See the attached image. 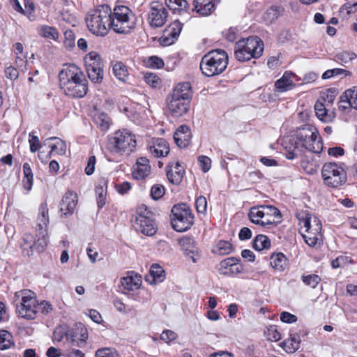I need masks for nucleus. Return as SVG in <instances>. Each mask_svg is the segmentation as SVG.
Masks as SVG:
<instances>
[{
    "instance_id": "nucleus-1",
    "label": "nucleus",
    "mask_w": 357,
    "mask_h": 357,
    "mask_svg": "<svg viewBox=\"0 0 357 357\" xmlns=\"http://www.w3.org/2000/svg\"><path fill=\"white\" fill-rule=\"evenodd\" d=\"M284 149L288 160L302 158L305 150L320 153L323 150V142L317 128L312 124H305L284 141Z\"/></svg>"
},
{
    "instance_id": "nucleus-2",
    "label": "nucleus",
    "mask_w": 357,
    "mask_h": 357,
    "mask_svg": "<svg viewBox=\"0 0 357 357\" xmlns=\"http://www.w3.org/2000/svg\"><path fill=\"white\" fill-rule=\"evenodd\" d=\"M62 93L71 99H80L89 92V81L84 71L74 63H65L58 75Z\"/></svg>"
},
{
    "instance_id": "nucleus-3",
    "label": "nucleus",
    "mask_w": 357,
    "mask_h": 357,
    "mask_svg": "<svg viewBox=\"0 0 357 357\" xmlns=\"http://www.w3.org/2000/svg\"><path fill=\"white\" fill-rule=\"evenodd\" d=\"M13 303L17 315L26 320H34L39 313L47 315L53 311L52 304L47 301H39L35 291L23 289L15 292Z\"/></svg>"
},
{
    "instance_id": "nucleus-4",
    "label": "nucleus",
    "mask_w": 357,
    "mask_h": 357,
    "mask_svg": "<svg viewBox=\"0 0 357 357\" xmlns=\"http://www.w3.org/2000/svg\"><path fill=\"white\" fill-rule=\"evenodd\" d=\"M298 220L299 233L305 243L311 248L319 247L323 243L322 223L307 210H300L296 213Z\"/></svg>"
},
{
    "instance_id": "nucleus-5",
    "label": "nucleus",
    "mask_w": 357,
    "mask_h": 357,
    "mask_svg": "<svg viewBox=\"0 0 357 357\" xmlns=\"http://www.w3.org/2000/svg\"><path fill=\"white\" fill-rule=\"evenodd\" d=\"M192 96L191 84L188 82L178 83L167 100L171 116L178 118L185 114L189 111Z\"/></svg>"
},
{
    "instance_id": "nucleus-6",
    "label": "nucleus",
    "mask_w": 357,
    "mask_h": 357,
    "mask_svg": "<svg viewBox=\"0 0 357 357\" xmlns=\"http://www.w3.org/2000/svg\"><path fill=\"white\" fill-rule=\"evenodd\" d=\"M112 9L107 4L99 5L86 15L85 22L89 31L96 36H105L112 29Z\"/></svg>"
},
{
    "instance_id": "nucleus-7",
    "label": "nucleus",
    "mask_w": 357,
    "mask_h": 357,
    "mask_svg": "<svg viewBox=\"0 0 357 357\" xmlns=\"http://www.w3.org/2000/svg\"><path fill=\"white\" fill-rule=\"evenodd\" d=\"M137 146L136 136L130 130L123 128L116 130L108 137L107 149L118 155L128 156L133 153Z\"/></svg>"
},
{
    "instance_id": "nucleus-8",
    "label": "nucleus",
    "mask_w": 357,
    "mask_h": 357,
    "mask_svg": "<svg viewBox=\"0 0 357 357\" xmlns=\"http://www.w3.org/2000/svg\"><path fill=\"white\" fill-rule=\"evenodd\" d=\"M264 47L263 40L257 36L243 38L235 43L234 56L240 62L257 59L262 56Z\"/></svg>"
},
{
    "instance_id": "nucleus-9",
    "label": "nucleus",
    "mask_w": 357,
    "mask_h": 357,
    "mask_svg": "<svg viewBox=\"0 0 357 357\" xmlns=\"http://www.w3.org/2000/svg\"><path fill=\"white\" fill-rule=\"evenodd\" d=\"M228 54L220 49L213 50L201 59L200 70L206 77H213L223 73L228 65Z\"/></svg>"
},
{
    "instance_id": "nucleus-10",
    "label": "nucleus",
    "mask_w": 357,
    "mask_h": 357,
    "mask_svg": "<svg viewBox=\"0 0 357 357\" xmlns=\"http://www.w3.org/2000/svg\"><path fill=\"white\" fill-rule=\"evenodd\" d=\"M248 218L252 223L267 228L277 226L282 220L280 211L273 205H257L251 207Z\"/></svg>"
},
{
    "instance_id": "nucleus-11",
    "label": "nucleus",
    "mask_w": 357,
    "mask_h": 357,
    "mask_svg": "<svg viewBox=\"0 0 357 357\" xmlns=\"http://www.w3.org/2000/svg\"><path fill=\"white\" fill-rule=\"evenodd\" d=\"M112 30L119 34H128L135 27V17L132 10L123 5H116L110 15Z\"/></svg>"
},
{
    "instance_id": "nucleus-12",
    "label": "nucleus",
    "mask_w": 357,
    "mask_h": 357,
    "mask_svg": "<svg viewBox=\"0 0 357 357\" xmlns=\"http://www.w3.org/2000/svg\"><path fill=\"white\" fill-rule=\"evenodd\" d=\"M131 222L137 231L152 236L158 231L153 213L146 205L138 206L132 215Z\"/></svg>"
},
{
    "instance_id": "nucleus-13",
    "label": "nucleus",
    "mask_w": 357,
    "mask_h": 357,
    "mask_svg": "<svg viewBox=\"0 0 357 357\" xmlns=\"http://www.w3.org/2000/svg\"><path fill=\"white\" fill-rule=\"evenodd\" d=\"M171 225L178 232H184L195 223V215L191 208L186 204H175L171 210Z\"/></svg>"
},
{
    "instance_id": "nucleus-14",
    "label": "nucleus",
    "mask_w": 357,
    "mask_h": 357,
    "mask_svg": "<svg viewBox=\"0 0 357 357\" xmlns=\"http://www.w3.org/2000/svg\"><path fill=\"white\" fill-rule=\"evenodd\" d=\"M321 176L324 183L333 188L343 185L347 180V172L342 164L328 162L325 163L321 169Z\"/></svg>"
},
{
    "instance_id": "nucleus-15",
    "label": "nucleus",
    "mask_w": 357,
    "mask_h": 357,
    "mask_svg": "<svg viewBox=\"0 0 357 357\" xmlns=\"http://www.w3.org/2000/svg\"><path fill=\"white\" fill-rule=\"evenodd\" d=\"M84 62L89 79L93 83H101L104 75V63L100 54L91 51L85 55Z\"/></svg>"
},
{
    "instance_id": "nucleus-16",
    "label": "nucleus",
    "mask_w": 357,
    "mask_h": 357,
    "mask_svg": "<svg viewBox=\"0 0 357 357\" xmlns=\"http://www.w3.org/2000/svg\"><path fill=\"white\" fill-rule=\"evenodd\" d=\"M218 273L228 278H234L244 272V266L238 257H230L220 261L216 266Z\"/></svg>"
},
{
    "instance_id": "nucleus-17",
    "label": "nucleus",
    "mask_w": 357,
    "mask_h": 357,
    "mask_svg": "<svg viewBox=\"0 0 357 357\" xmlns=\"http://www.w3.org/2000/svg\"><path fill=\"white\" fill-rule=\"evenodd\" d=\"M168 15V11L162 2L154 1L150 3L147 21L151 27L159 28L164 26L167 21Z\"/></svg>"
},
{
    "instance_id": "nucleus-18",
    "label": "nucleus",
    "mask_w": 357,
    "mask_h": 357,
    "mask_svg": "<svg viewBox=\"0 0 357 357\" xmlns=\"http://www.w3.org/2000/svg\"><path fill=\"white\" fill-rule=\"evenodd\" d=\"M89 337L87 328L82 324L68 329V342L72 346L82 347Z\"/></svg>"
},
{
    "instance_id": "nucleus-19",
    "label": "nucleus",
    "mask_w": 357,
    "mask_h": 357,
    "mask_svg": "<svg viewBox=\"0 0 357 357\" xmlns=\"http://www.w3.org/2000/svg\"><path fill=\"white\" fill-rule=\"evenodd\" d=\"M77 194L73 190H67L60 202V212L61 215L68 217L73 215L77 206Z\"/></svg>"
},
{
    "instance_id": "nucleus-20",
    "label": "nucleus",
    "mask_w": 357,
    "mask_h": 357,
    "mask_svg": "<svg viewBox=\"0 0 357 357\" xmlns=\"http://www.w3.org/2000/svg\"><path fill=\"white\" fill-rule=\"evenodd\" d=\"M183 24L176 20L172 22L165 28L162 36L160 38V42L164 45H170L173 44L178 38L183 29Z\"/></svg>"
},
{
    "instance_id": "nucleus-21",
    "label": "nucleus",
    "mask_w": 357,
    "mask_h": 357,
    "mask_svg": "<svg viewBox=\"0 0 357 357\" xmlns=\"http://www.w3.org/2000/svg\"><path fill=\"white\" fill-rule=\"evenodd\" d=\"M151 171L149 160L146 157H139L132 167V176L136 180H145Z\"/></svg>"
},
{
    "instance_id": "nucleus-22",
    "label": "nucleus",
    "mask_w": 357,
    "mask_h": 357,
    "mask_svg": "<svg viewBox=\"0 0 357 357\" xmlns=\"http://www.w3.org/2000/svg\"><path fill=\"white\" fill-rule=\"evenodd\" d=\"M166 176L169 183L178 185L183 181L185 171L178 161L169 162L165 169Z\"/></svg>"
},
{
    "instance_id": "nucleus-23",
    "label": "nucleus",
    "mask_w": 357,
    "mask_h": 357,
    "mask_svg": "<svg viewBox=\"0 0 357 357\" xmlns=\"http://www.w3.org/2000/svg\"><path fill=\"white\" fill-rule=\"evenodd\" d=\"M142 283V276L134 271H128L127 275L121 279V284L125 294L139 289Z\"/></svg>"
},
{
    "instance_id": "nucleus-24",
    "label": "nucleus",
    "mask_w": 357,
    "mask_h": 357,
    "mask_svg": "<svg viewBox=\"0 0 357 357\" xmlns=\"http://www.w3.org/2000/svg\"><path fill=\"white\" fill-rule=\"evenodd\" d=\"M192 11L200 17L211 15L215 10V0H193Z\"/></svg>"
},
{
    "instance_id": "nucleus-25",
    "label": "nucleus",
    "mask_w": 357,
    "mask_h": 357,
    "mask_svg": "<svg viewBox=\"0 0 357 357\" xmlns=\"http://www.w3.org/2000/svg\"><path fill=\"white\" fill-rule=\"evenodd\" d=\"M178 245L185 254L190 256L194 263L197 261L199 258L198 248L194 238L188 236H183L178 239Z\"/></svg>"
},
{
    "instance_id": "nucleus-26",
    "label": "nucleus",
    "mask_w": 357,
    "mask_h": 357,
    "mask_svg": "<svg viewBox=\"0 0 357 357\" xmlns=\"http://www.w3.org/2000/svg\"><path fill=\"white\" fill-rule=\"evenodd\" d=\"M149 151L155 158H163L169 154L170 149L167 140L163 138H155L153 139Z\"/></svg>"
},
{
    "instance_id": "nucleus-27",
    "label": "nucleus",
    "mask_w": 357,
    "mask_h": 357,
    "mask_svg": "<svg viewBox=\"0 0 357 357\" xmlns=\"http://www.w3.org/2000/svg\"><path fill=\"white\" fill-rule=\"evenodd\" d=\"M295 77V73L285 71L283 75L275 82V91L282 93L293 89L296 86Z\"/></svg>"
},
{
    "instance_id": "nucleus-28",
    "label": "nucleus",
    "mask_w": 357,
    "mask_h": 357,
    "mask_svg": "<svg viewBox=\"0 0 357 357\" xmlns=\"http://www.w3.org/2000/svg\"><path fill=\"white\" fill-rule=\"evenodd\" d=\"M191 138L190 129L186 125L179 126L174 134V141L180 148L187 147L191 142Z\"/></svg>"
},
{
    "instance_id": "nucleus-29",
    "label": "nucleus",
    "mask_w": 357,
    "mask_h": 357,
    "mask_svg": "<svg viewBox=\"0 0 357 357\" xmlns=\"http://www.w3.org/2000/svg\"><path fill=\"white\" fill-rule=\"evenodd\" d=\"M36 236H33V245H32L33 252L41 253L46 249L48 244L47 229H36Z\"/></svg>"
},
{
    "instance_id": "nucleus-30",
    "label": "nucleus",
    "mask_w": 357,
    "mask_h": 357,
    "mask_svg": "<svg viewBox=\"0 0 357 357\" xmlns=\"http://www.w3.org/2000/svg\"><path fill=\"white\" fill-rule=\"evenodd\" d=\"M165 3L173 14H190V6L187 0H165Z\"/></svg>"
},
{
    "instance_id": "nucleus-31",
    "label": "nucleus",
    "mask_w": 357,
    "mask_h": 357,
    "mask_svg": "<svg viewBox=\"0 0 357 357\" xmlns=\"http://www.w3.org/2000/svg\"><path fill=\"white\" fill-rule=\"evenodd\" d=\"M321 100H318L314 105V111L317 118L324 122L332 121L335 118V112L331 110Z\"/></svg>"
},
{
    "instance_id": "nucleus-32",
    "label": "nucleus",
    "mask_w": 357,
    "mask_h": 357,
    "mask_svg": "<svg viewBox=\"0 0 357 357\" xmlns=\"http://www.w3.org/2000/svg\"><path fill=\"white\" fill-rule=\"evenodd\" d=\"M288 264V258L281 252H273L270 257V264L276 272H283Z\"/></svg>"
},
{
    "instance_id": "nucleus-33",
    "label": "nucleus",
    "mask_w": 357,
    "mask_h": 357,
    "mask_svg": "<svg viewBox=\"0 0 357 357\" xmlns=\"http://www.w3.org/2000/svg\"><path fill=\"white\" fill-rule=\"evenodd\" d=\"M301 344L300 336L297 333H290L289 337L282 341L280 346L287 353L293 354L296 352Z\"/></svg>"
},
{
    "instance_id": "nucleus-34",
    "label": "nucleus",
    "mask_w": 357,
    "mask_h": 357,
    "mask_svg": "<svg viewBox=\"0 0 357 357\" xmlns=\"http://www.w3.org/2000/svg\"><path fill=\"white\" fill-rule=\"evenodd\" d=\"M37 31L38 35L42 38L52 40L56 42L59 41L60 34L56 27L43 24L37 28Z\"/></svg>"
},
{
    "instance_id": "nucleus-35",
    "label": "nucleus",
    "mask_w": 357,
    "mask_h": 357,
    "mask_svg": "<svg viewBox=\"0 0 357 357\" xmlns=\"http://www.w3.org/2000/svg\"><path fill=\"white\" fill-rule=\"evenodd\" d=\"M284 10V8L281 6H271L264 13L263 20L266 24H270L277 20Z\"/></svg>"
},
{
    "instance_id": "nucleus-36",
    "label": "nucleus",
    "mask_w": 357,
    "mask_h": 357,
    "mask_svg": "<svg viewBox=\"0 0 357 357\" xmlns=\"http://www.w3.org/2000/svg\"><path fill=\"white\" fill-rule=\"evenodd\" d=\"M22 184L24 190L26 191V193H29L33 188V174L31 165L28 162L23 164V178Z\"/></svg>"
},
{
    "instance_id": "nucleus-37",
    "label": "nucleus",
    "mask_w": 357,
    "mask_h": 357,
    "mask_svg": "<svg viewBox=\"0 0 357 357\" xmlns=\"http://www.w3.org/2000/svg\"><path fill=\"white\" fill-rule=\"evenodd\" d=\"M49 222L50 219L47 203L43 202L42 204H40L38 208L36 229H43V227L47 229V225Z\"/></svg>"
},
{
    "instance_id": "nucleus-38",
    "label": "nucleus",
    "mask_w": 357,
    "mask_h": 357,
    "mask_svg": "<svg viewBox=\"0 0 357 357\" xmlns=\"http://www.w3.org/2000/svg\"><path fill=\"white\" fill-rule=\"evenodd\" d=\"M93 122L101 130L106 131L109 128L111 119L107 114L97 112L93 116Z\"/></svg>"
},
{
    "instance_id": "nucleus-39",
    "label": "nucleus",
    "mask_w": 357,
    "mask_h": 357,
    "mask_svg": "<svg viewBox=\"0 0 357 357\" xmlns=\"http://www.w3.org/2000/svg\"><path fill=\"white\" fill-rule=\"evenodd\" d=\"M113 73L115 77L123 82H126L129 78L128 68L121 61H116L114 64Z\"/></svg>"
},
{
    "instance_id": "nucleus-40",
    "label": "nucleus",
    "mask_w": 357,
    "mask_h": 357,
    "mask_svg": "<svg viewBox=\"0 0 357 357\" xmlns=\"http://www.w3.org/2000/svg\"><path fill=\"white\" fill-rule=\"evenodd\" d=\"M271 246L270 238L264 234L257 235L252 241V248L257 251L268 250Z\"/></svg>"
},
{
    "instance_id": "nucleus-41",
    "label": "nucleus",
    "mask_w": 357,
    "mask_h": 357,
    "mask_svg": "<svg viewBox=\"0 0 357 357\" xmlns=\"http://www.w3.org/2000/svg\"><path fill=\"white\" fill-rule=\"evenodd\" d=\"M150 276L152 278L151 283H159L165 278V270L158 264H153L150 268Z\"/></svg>"
},
{
    "instance_id": "nucleus-42",
    "label": "nucleus",
    "mask_w": 357,
    "mask_h": 357,
    "mask_svg": "<svg viewBox=\"0 0 357 357\" xmlns=\"http://www.w3.org/2000/svg\"><path fill=\"white\" fill-rule=\"evenodd\" d=\"M15 345L13 336L6 330H0V350L10 349Z\"/></svg>"
},
{
    "instance_id": "nucleus-43",
    "label": "nucleus",
    "mask_w": 357,
    "mask_h": 357,
    "mask_svg": "<svg viewBox=\"0 0 357 357\" xmlns=\"http://www.w3.org/2000/svg\"><path fill=\"white\" fill-rule=\"evenodd\" d=\"M33 235L26 233L22 238L20 243L21 248L24 255L30 256L33 255L32 245H33Z\"/></svg>"
},
{
    "instance_id": "nucleus-44",
    "label": "nucleus",
    "mask_w": 357,
    "mask_h": 357,
    "mask_svg": "<svg viewBox=\"0 0 357 357\" xmlns=\"http://www.w3.org/2000/svg\"><path fill=\"white\" fill-rule=\"evenodd\" d=\"M264 336L271 342H278L281 339V333L275 325L268 326L264 330Z\"/></svg>"
},
{
    "instance_id": "nucleus-45",
    "label": "nucleus",
    "mask_w": 357,
    "mask_h": 357,
    "mask_svg": "<svg viewBox=\"0 0 357 357\" xmlns=\"http://www.w3.org/2000/svg\"><path fill=\"white\" fill-rule=\"evenodd\" d=\"M215 252L219 255H229L233 251L231 243L227 241L220 240L216 245Z\"/></svg>"
},
{
    "instance_id": "nucleus-46",
    "label": "nucleus",
    "mask_w": 357,
    "mask_h": 357,
    "mask_svg": "<svg viewBox=\"0 0 357 357\" xmlns=\"http://www.w3.org/2000/svg\"><path fill=\"white\" fill-rule=\"evenodd\" d=\"M24 12L23 15L27 17L30 21L36 19V6L33 0H23Z\"/></svg>"
},
{
    "instance_id": "nucleus-47",
    "label": "nucleus",
    "mask_w": 357,
    "mask_h": 357,
    "mask_svg": "<svg viewBox=\"0 0 357 357\" xmlns=\"http://www.w3.org/2000/svg\"><path fill=\"white\" fill-rule=\"evenodd\" d=\"M337 92L335 89H328L322 93L320 99L328 107L332 106L337 96Z\"/></svg>"
},
{
    "instance_id": "nucleus-48",
    "label": "nucleus",
    "mask_w": 357,
    "mask_h": 357,
    "mask_svg": "<svg viewBox=\"0 0 357 357\" xmlns=\"http://www.w3.org/2000/svg\"><path fill=\"white\" fill-rule=\"evenodd\" d=\"M14 48V52L16 54V63L18 66H22L24 64H26L27 63L26 61V56L24 53L23 50V45L21 43H16L13 45Z\"/></svg>"
},
{
    "instance_id": "nucleus-49",
    "label": "nucleus",
    "mask_w": 357,
    "mask_h": 357,
    "mask_svg": "<svg viewBox=\"0 0 357 357\" xmlns=\"http://www.w3.org/2000/svg\"><path fill=\"white\" fill-rule=\"evenodd\" d=\"M357 57V55L352 52H342L335 56V61L338 63L344 66L345 63L351 61Z\"/></svg>"
},
{
    "instance_id": "nucleus-50",
    "label": "nucleus",
    "mask_w": 357,
    "mask_h": 357,
    "mask_svg": "<svg viewBox=\"0 0 357 357\" xmlns=\"http://www.w3.org/2000/svg\"><path fill=\"white\" fill-rule=\"evenodd\" d=\"M350 264H354V261L351 257L347 255L338 256L336 259L331 261V266L335 269L346 266Z\"/></svg>"
},
{
    "instance_id": "nucleus-51",
    "label": "nucleus",
    "mask_w": 357,
    "mask_h": 357,
    "mask_svg": "<svg viewBox=\"0 0 357 357\" xmlns=\"http://www.w3.org/2000/svg\"><path fill=\"white\" fill-rule=\"evenodd\" d=\"M64 47L69 51H71L75 47V34L71 29L66 30L64 33Z\"/></svg>"
},
{
    "instance_id": "nucleus-52",
    "label": "nucleus",
    "mask_w": 357,
    "mask_h": 357,
    "mask_svg": "<svg viewBox=\"0 0 357 357\" xmlns=\"http://www.w3.org/2000/svg\"><path fill=\"white\" fill-rule=\"evenodd\" d=\"M301 279L305 285L313 289L316 288L321 280V277L317 274L303 275Z\"/></svg>"
},
{
    "instance_id": "nucleus-53",
    "label": "nucleus",
    "mask_w": 357,
    "mask_h": 357,
    "mask_svg": "<svg viewBox=\"0 0 357 357\" xmlns=\"http://www.w3.org/2000/svg\"><path fill=\"white\" fill-rule=\"evenodd\" d=\"M344 96L347 99L349 105L357 109V86L348 89L344 92Z\"/></svg>"
},
{
    "instance_id": "nucleus-54",
    "label": "nucleus",
    "mask_w": 357,
    "mask_h": 357,
    "mask_svg": "<svg viewBox=\"0 0 357 357\" xmlns=\"http://www.w3.org/2000/svg\"><path fill=\"white\" fill-rule=\"evenodd\" d=\"M144 81L153 88H157L161 84V79L155 73H146L144 75Z\"/></svg>"
},
{
    "instance_id": "nucleus-55",
    "label": "nucleus",
    "mask_w": 357,
    "mask_h": 357,
    "mask_svg": "<svg viewBox=\"0 0 357 357\" xmlns=\"http://www.w3.org/2000/svg\"><path fill=\"white\" fill-rule=\"evenodd\" d=\"M165 192V188L161 184H155L151 188V196L155 200L160 199Z\"/></svg>"
},
{
    "instance_id": "nucleus-56",
    "label": "nucleus",
    "mask_w": 357,
    "mask_h": 357,
    "mask_svg": "<svg viewBox=\"0 0 357 357\" xmlns=\"http://www.w3.org/2000/svg\"><path fill=\"white\" fill-rule=\"evenodd\" d=\"M195 207L198 213L205 214L207 210V200L204 196H199L195 201Z\"/></svg>"
},
{
    "instance_id": "nucleus-57",
    "label": "nucleus",
    "mask_w": 357,
    "mask_h": 357,
    "mask_svg": "<svg viewBox=\"0 0 357 357\" xmlns=\"http://www.w3.org/2000/svg\"><path fill=\"white\" fill-rule=\"evenodd\" d=\"M29 137L30 151L31 153H35L38 151L41 147V144L40 142L38 137L36 136L32 132L29 133Z\"/></svg>"
},
{
    "instance_id": "nucleus-58",
    "label": "nucleus",
    "mask_w": 357,
    "mask_h": 357,
    "mask_svg": "<svg viewBox=\"0 0 357 357\" xmlns=\"http://www.w3.org/2000/svg\"><path fill=\"white\" fill-rule=\"evenodd\" d=\"M197 161L200 168L204 173L209 171L211 167V160L209 157L200 155L198 157Z\"/></svg>"
},
{
    "instance_id": "nucleus-59",
    "label": "nucleus",
    "mask_w": 357,
    "mask_h": 357,
    "mask_svg": "<svg viewBox=\"0 0 357 357\" xmlns=\"http://www.w3.org/2000/svg\"><path fill=\"white\" fill-rule=\"evenodd\" d=\"M147 65L150 68L160 69L164 66V61L157 56H151L147 60Z\"/></svg>"
},
{
    "instance_id": "nucleus-60",
    "label": "nucleus",
    "mask_w": 357,
    "mask_h": 357,
    "mask_svg": "<svg viewBox=\"0 0 357 357\" xmlns=\"http://www.w3.org/2000/svg\"><path fill=\"white\" fill-rule=\"evenodd\" d=\"M132 188V185L128 181L117 183L115 185V189L120 195L128 193Z\"/></svg>"
},
{
    "instance_id": "nucleus-61",
    "label": "nucleus",
    "mask_w": 357,
    "mask_h": 357,
    "mask_svg": "<svg viewBox=\"0 0 357 357\" xmlns=\"http://www.w3.org/2000/svg\"><path fill=\"white\" fill-rule=\"evenodd\" d=\"M95 357H118V354L109 348H102L97 350Z\"/></svg>"
},
{
    "instance_id": "nucleus-62",
    "label": "nucleus",
    "mask_w": 357,
    "mask_h": 357,
    "mask_svg": "<svg viewBox=\"0 0 357 357\" xmlns=\"http://www.w3.org/2000/svg\"><path fill=\"white\" fill-rule=\"evenodd\" d=\"M225 38L229 42H234L238 38V30L236 28H229L223 33Z\"/></svg>"
},
{
    "instance_id": "nucleus-63",
    "label": "nucleus",
    "mask_w": 357,
    "mask_h": 357,
    "mask_svg": "<svg viewBox=\"0 0 357 357\" xmlns=\"http://www.w3.org/2000/svg\"><path fill=\"white\" fill-rule=\"evenodd\" d=\"M280 320L283 323L293 324L297 321L298 318L296 315L290 312H282L280 314Z\"/></svg>"
},
{
    "instance_id": "nucleus-64",
    "label": "nucleus",
    "mask_w": 357,
    "mask_h": 357,
    "mask_svg": "<svg viewBox=\"0 0 357 357\" xmlns=\"http://www.w3.org/2000/svg\"><path fill=\"white\" fill-rule=\"evenodd\" d=\"M177 337V334L170 330H166L163 331L160 335V339L167 342L169 343L174 340H176Z\"/></svg>"
}]
</instances>
